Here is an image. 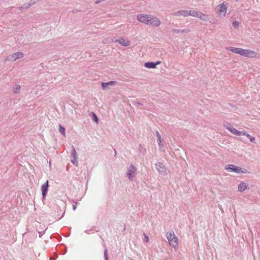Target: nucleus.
<instances>
[{"label":"nucleus","mask_w":260,"mask_h":260,"mask_svg":"<svg viewBox=\"0 0 260 260\" xmlns=\"http://www.w3.org/2000/svg\"><path fill=\"white\" fill-rule=\"evenodd\" d=\"M166 237L170 246L173 248L175 251H177L179 248V240L174 231H171L167 232Z\"/></svg>","instance_id":"1"},{"label":"nucleus","mask_w":260,"mask_h":260,"mask_svg":"<svg viewBox=\"0 0 260 260\" xmlns=\"http://www.w3.org/2000/svg\"><path fill=\"white\" fill-rule=\"evenodd\" d=\"M225 170L230 172H234L240 174L249 173V172L246 169L234 165H228L226 166L225 167Z\"/></svg>","instance_id":"2"},{"label":"nucleus","mask_w":260,"mask_h":260,"mask_svg":"<svg viewBox=\"0 0 260 260\" xmlns=\"http://www.w3.org/2000/svg\"><path fill=\"white\" fill-rule=\"evenodd\" d=\"M137 20L145 24L148 25L149 23H150L149 19L151 18V15L149 14H138L137 16Z\"/></svg>","instance_id":"3"},{"label":"nucleus","mask_w":260,"mask_h":260,"mask_svg":"<svg viewBox=\"0 0 260 260\" xmlns=\"http://www.w3.org/2000/svg\"><path fill=\"white\" fill-rule=\"evenodd\" d=\"M137 168L133 165H131L127 168L126 175L130 181L133 180V177L137 172Z\"/></svg>","instance_id":"4"},{"label":"nucleus","mask_w":260,"mask_h":260,"mask_svg":"<svg viewBox=\"0 0 260 260\" xmlns=\"http://www.w3.org/2000/svg\"><path fill=\"white\" fill-rule=\"evenodd\" d=\"M240 55L247 57L255 58L257 56V53L249 49H242Z\"/></svg>","instance_id":"5"},{"label":"nucleus","mask_w":260,"mask_h":260,"mask_svg":"<svg viewBox=\"0 0 260 260\" xmlns=\"http://www.w3.org/2000/svg\"><path fill=\"white\" fill-rule=\"evenodd\" d=\"M155 168L160 174L166 175L168 174V170L162 163L157 162L155 164Z\"/></svg>","instance_id":"6"},{"label":"nucleus","mask_w":260,"mask_h":260,"mask_svg":"<svg viewBox=\"0 0 260 260\" xmlns=\"http://www.w3.org/2000/svg\"><path fill=\"white\" fill-rule=\"evenodd\" d=\"M149 19H150V20H149L150 23H149V25H151L153 27H158L161 23L160 20L156 16L151 15V18Z\"/></svg>","instance_id":"7"},{"label":"nucleus","mask_w":260,"mask_h":260,"mask_svg":"<svg viewBox=\"0 0 260 260\" xmlns=\"http://www.w3.org/2000/svg\"><path fill=\"white\" fill-rule=\"evenodd\" d=\"M72 150L71 152V155L72 157L71 161L73 165L77 166L78 164L77 154L75 150V148L73 146H72Z\"/></svg>","instance_id":"8"},{"label":"nucleus","mask_w":260,"mask_h":260,"mask_svg":"<svg viewBox=\"0 0 260 260\" xmlns=\"http://www.w3.org/2000/svg\"><path fill=\"white\" fill-rule=\"evenodd\" d=\"M226 128L228 129L229 131H230L232 134L237 135V136H242V133L243 131H239L234 128L232 125L230 124H228V125L225 126Z\"/></svg>","instance_id":"9"},{"label":"nucleus","mask_w":260,"mask_h":260,"mask_svg":"<svg viewBox=\"0 0 260 260\" xmlns=\"http://www.w3.org/2000/svg\"><path fill=\"white\" fill-rule=\"evenodd\" d=\"M49 188V182L48 180L46 181L41 186L42 195L43 199L46 198Z\"/></svg>","instance_id":"10"},{"label":"nucleus","mask_w":260,"mask_h":260,"mask_svg":"<svg viewBox=\"0 0 260 260\" xmlns=\"http://www.w3.org/2000/svg\"><path fill=\"white\" fill-rule=\"evenodd\" d=\"M220 9L219 12H220L219 15H221L223 17H224L226 15V11H227V6L226 3L225 2H223L220 5Z\"/></svg>","instance_id":"11"},{"label":"nucleus","mask_w":260,"mask_h":260,"mask_svg":"<svg viewBox=\"0 0 260 260\" xmlns=\"http://www.w3.org/2000/svg\"><path fill=\"white\" fill-rule=\"evenodd\" d=\"M115 42H118L121 45L126 47L130 45L131 41L127 39H125L123 38H120L115 41Z\"/></svg>","instance_id":"12"},{"label":"nucleus","mask_w":260,"mask_h":260,"mask_svg":"<svg viewBox=\"0 0 260 260\" xmlns=\"http://www.w3.org/2000/svg\"><path fill=\"white\" fill-rule=\"evenodd\" d=\"M173 16H182L183 17L188 16V10H179L177 12H174L172 13Z\"/></svg>","instance_id":"13"},{"label":"nucleus","mask_w":260,"mask_h":260,"mask_svg":"<svg viewBox=\"0 0 260 260\" xmlns=\"http://www.w3.org/2000/svg\"><path fill=\"white\" fill-rule=\"evenodd\" d=\"M227 49L229 51L232 52L233 53L241 55L242 48L229 47L227 48Z\"/></svg>","instance_id":"14"},{"label":"nucleus","mask_w":260,"mask_h":260,"mask_svg":"<svg viewBox=\"0 0 260 260\" xmlns=\"http://www.w3.org/2000/svg\"><path fill=\"white\" fill-rule=\"evenodd\" d=\"M12 55L14 61H16L17 59L22 58L24 56L23 53L20 52L14 53Z\"/></svg>","instance_id":"15"},{"label":"nucleus","mask_w":260,"mask_h":260,"mask_svg":"<svg viewBox=\"0 0 260 260\" xmlns=\"http://www.w3.org/2000/svg\"><path fill=\"white\" fill-rule=\"evenodd\" d=\"M248 186V185L244 183V182H241L238 184V190L240 192H243L244 190H245L247 188Z\"/></svg>","instance_id":"16"},{"label":"nucleus","mask_w":260,"mask_h":260,"mask_svg":"<svg viewBox=\"0 0 260 260\" xmlns=\"http://www.w3.org/2000/svg\"><path fill=\"white\" fill-rule=\"evenodd\" d=\"M36 1H30L28 3L25 4L23 5L21 7H20V10L27 9L29 8L31 6L36 3Z\"/></svg>","instance_id":"17"},{"label":"nucleus","mask_w":260,"mask_h":260,"mask_svg":"<svg viewBox=\"0 0 260 260\" xmlns=\"http://www.w3.org/2000/svg\"><path fill=\"white\" fill-rule=\"evenodd\" d=\"M172 31L174 34H179V33H187L189 32V29H173Z\"/></svg>","instance_id":"18"},{"label":"nucleus","mask_w":260,"mask_h":260,"mask_svg":"<svg viewBox=\"0 0 260 260\" xmlns=\"http://www.w3.org/2000/svg\"><path fill=\"white\" fill-rule=\"evenodd\" d=\"M199 12V11H197L188 10V16H191L198 18Z\"/></svg>","instance_id":"19"},{"label":"nucleus","mask_w":260,"mask_h":260,"mask_svg":"<svg viewBox=\"0 0 260 260\" xmlns=\"http://www.w3.org/2000/svg\"><path fill=\"white\" fill-rule=\"evenodd\" d=\"M154 64V62L148 61L145 63L144 66L148 69H155Z\"/></svg>","instance_id":"20"},{"label":"nucleus","mask_w":260,"mask_h":260,"mask_svg":"<svg viewBox=\"0 0 260 260\" xmlns=\"http://www.w3.org/2000/svg\"><path fill=\"white\" fill-rule=\"evenodd\" d=\"M198 18H199L204 21H207L208 19V15L206 14H204L201 12H199V14L198 15Z\"/></svg>","instance_id":"21"},{"label":"nucleus","mask_w":260,"mask_h":260,"mask_svg":"<svg viewBox=\"0 0 260 260\" xmlns=\"http://www.w3.org/2000/svg\"><path fill=\"white\" fill-rule=\"evenodd\" d=\"M90 115L92 116V118L93 121L96 123H99V118H98L97 115H96V114L95 113H94L93 112H91L90 113Z\"/></svg>","instance_id":"22"},{"label":"nucleus","mask_w":260,"mask_h":260,"mask_svg":"<svg viewBox=\"0 0 260 260\" xmlns=\"http://www.w3.org/2000/svg\"><path fill=\"white\" fill-rule=\"evenodd\" d=\"M20 88H21V87L19 85H18V84L16 85L13 88V92L15 93H18L20 92Z\"/></svg>","instance_id":"23"},{"label":"nucleus","mask_w":260,"mask_h":260,"mask_svg":"<svg viewBox=\"0 0 260 260\" xmlns=\"http://www.w3.org/2000/svg\"><path fill=\"white\" fill-rule=\"evenodd\" d=\"M157 141H158V146L159 147V148H161L162 146V139L160 135L159 136H157Z\"/></svg>","instance_id":"24"},{"label":"nucleus","mask_w":260,"mask_h":260,"mask_svg":"<svg viewBox=\"0 0 260 260\" xmlns=\"http://www.w3.org/2000/svg\"><path fill=\"white\" fill-rule=\"evenodd\" d=\"M96 226H92L91 228H90V229L89 230H86L84 231V233L87 234H89L92 231H97L96 230Z\"/></svg>","instance_id":"25"},{"label":"nucleus","mask_w":260,"mask_h":260,"mask_svg":"<svg viewBox=\"0 0 260 260\" xmlns=\"http://www.w3.org/2000/svg\"><path fill=\"white\" fill-rule=\"evenodd\" d=\"M59 132L63 135L65 136V128L59 124Z\"/></svg>","instance_id":"26"},{"label":"nucleus","mask_w":260,"mask_h":260,"mask_svg":"<svg viewBox=\"0 0 260 260\" xmlns=\"http://www.w3.org/2000/svg\"><path fill=\"white\" fill-rule=\"evenodd\" d=\"M104 257L105 260H109L107 249L105 248L104 252Z\"/></svg>","instance_id":"27"},{"label":"nucleus","mask_w":260,"mask_h":260,"mask_svg":"<svg viewBox=\"0 0 260 260\" xmlns=\"http://www.w3.org/2000/svg\"><path fill=\"white\" fill-rule=\"evenodd\" d=\"M14 61V60H13L12 55L8 56H7L6 57V58L5 59V61L6 62V61Z\"/></svg>","instance_id":"28"},{"label":"nucleus","mask_w":260,"mask_h":260,"mask_svg":"<svg viewBox=\"0 0 260 260\" xmlns=\"http://www.w3.org/2000/svg\"><path fill=\"white\" fill-rule=\"evenodd\" d=\"M232 25L233 27L237 28L239 27V23L238 21L235 20L232 22Z\"/></svg>","instance_id":"29"},{"label":"nucleus","mask_w":260,"mask_h":260,"mask_svg":"<svg viewBox=\"0 0 260 260\" xmlns=\"http://www.w3.org/2000/svg\"><path fill=\"white\" fill-rule=\"evenodd\" d=\"M108 85L107 82H103L102 83V88L104 90L107 89Z\"/></svg>","instance_id":"30"},{"label":"nucleus","mask_w":260,"mask_h":260,"mask_svg":"<svg viewBox=\"0 0 260 260\" xmlns=\"http://www.w3.org/2000/svg\"><path fill=\"white\" fill-rule=\"evenodd\" d=\"M107 83L108 86L109 85L113 86V85H114L116 83V81H109V82H107Z\"/></svg>","instance_id":"31"},{"label":"nucleus","mask_w":260,"mask_h":260,"mask_svg":"<svg viewBox=\"0 0 260 260\" xmlns=\"http://www.w3.org/2000/svg\"><path fill=\"white\" fill-rule=\"evenodd\" d=\"M242 135L246 136L248 139H249L251 136L247 133L245 131L243 132Z\"/></svg>","instance_id":"32"},{"label":"nucleus","mask_w":260,"mask_h":260,"mask_svg":"<svg viewBox=\"0 0 260 260\" xmlns=\"http://www.w3.org/2000/svg\"><path fill=\"white\" fill-rule=\"evenodd\" d=\"M249 139L251 142L255 143V138L254 137L251 136Z\"/></svg>","instance_id":"33"},{"label":"nucleus","mask_w":260,"mask_h":260,"mask_svg":"<svg viewBox=\"0 0 260 260\" xmlns=\"http://www.w3.org/2000/svg\"><path fill=\"white\" fill-rule=\"evenodd\" d=\"M144 236H145V241L146 242H149V237H148V236H147L145 234H144Z\"/></svg>","instance_id":"34"},{"label":"nucleus","mask_w":260,"mask_h":260,"mask_svg":"<svg viewBox=\"0 0 260 260\" xmlns=\"http://www.w3.org/2000/svg\"><path fill=\"white\" fill-rule=\"evenodd\" d=\"M161 62V61H157L156 62H154V66H155V67L156 68V66L160 64Z\"/></svg>","instance_id":"35"},{"label":"nucleus","mask_w":260,"mask_h":260,"mask_svg":"<svg viewBox=\"0 0 260 260\" xmlns=\"http://www.w3.org/2000/svg\"><path fill=\"white\" fill-rule=\"evenodd\" d=\"M104 0H96L95 2V4H99L100 3H101L102 1H104Z\"/></svg>","instance_id":"36"},{"label":"nucleus","mask_w":260,"mask_h":260,"mask_svg":"<svg viewBox=\"0 0 260 260\" xmlns=\"http://www.w3.org/2000/svg\"><path fill=\"white\" fill-rule=\"evenodd\" d=\"M136 104L138 106H142L143 105V104L141 102H137Z\"/></svg>","instance_id":"37"},{"label":"nucleus","mask_w":260,"mask_h":260,"mask_svg":"<svg viewBox=\"0 0 260 260\" xmlns=\"http://www.w3.org/2000/svg\"><path fill=\"white\" fill-rule=\"evenodd\" d=\"M76 208H77L76 205H73V210H75L76 209Z\"/></svg>","instance_id":"38"},{"label":"nucleus","mask_w":260,"mask_h":260,"mask_svg":"<svg viewBox=\"0 0 260 260\" xmlns=\"http://www.w3.org/2000/svg\"><path fill=\"white\" fill-rule=\"evenodd\" d=\"M155 133H156V136H159V135H160V134H159V133L158 132V131H156Z\"/></svg>","instance_id":"39"},{"label":"nucleus","mask_w":260,"mask_h":260,"mask_svg":"<svg viewBox=\"0 0 260 260\" xmlns=\"http://www.w3.org/2000/svg\"><path fill=\"white\" fill-rule=\"evenodd\" d=\"M63 214H64V213H63V214H62V215H61V216L60 217H59L58 219H60L61 218H62V217H63Z\"/></svg>","instance_id":"40"},{"label":"nucleus","mask_w":260,"mask_h":260,"mask_svg":"<svg viewBox=\"0 0 260 260\" xmlns=\"http://www.w3.org/2000/svg\"><path fill=\"white\" fill-rule=\"evenodd\" d=\"M50 260H54L52 257H50Z\"/></svg>","instance_id":"41"},{"label":"nucleus","mask_w":260,"mask_h":260,"mask_svg":"<svg viewBox=\"0 0 260 260\" xmlns=\"http://www.w3.org/2000/svg\"><path fill=\"white\" fill-rule=\"evenodd\" d=\"M49 165H50V166H51V162L50 161L49 162Z\"/></svg>","instance_id":"42"}]
</instances>
